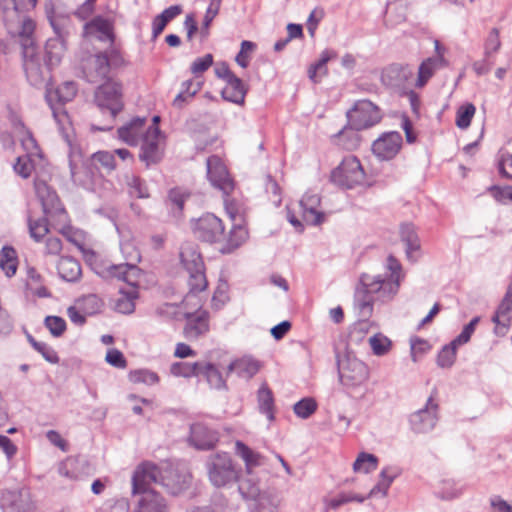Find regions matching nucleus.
<instances>
[{"instance_id":"nucleus-1","label":"nucleus","mask_w":512,"mask_h":512,"mask_svg":"<svg viewBox=\"0 0 512 512\" xmlns=\"http://www.w3.org/2000/svg\"><path fill=\"white\" fill-rule=\"evenodd\" d=\"M402 278V266L393 255L387 257L383 274H362L359 279L360 286L354 295V306L359 317L367 319L372 315L375 300H392L398 293Z\"/></svg>"},{"instance_id":"nucleus-2","label":"nucleus","mask_w":512,"mask_h":512,"mask_svg":"<svg viewBox=\"0 0 512 512\" xmlns=\"http://www.w3.org/2000/svg\"><path fill=\"white\" fill-rule=\"evenodd\" d=\"M95 102L100 110L108 113L109 123L103 126L91 125L94 131H108L113 128V121L123 108L121 85L114 81H106L95 91Z\"/></svg>"},{"instance_id":"nucleus-3","label":"nucleus","mask_w":512,"mask_h":512,"mask_svg":"<svg viewBox=\"0 0 512 512\" xmlns=\"http://www.w3.org/2000/svg\"><path fill=\"white\" fill-rule=\"evenodd\" d=\"M205 466L208 479L216 488L229 487L238 480L239 470L228 453L217 452L209 455Z\"/></svg>"},{"instance_id":"nucleus-4","label":"nucleus","mask_w":512,"mask_h":512,"mask_svg":"<svg viewBox=\"0 0 512 512\" xmlns=\"http://www.w3.org/2000/svg\"><path fill=\"white\" fill-rule=\"evenodd\" d=\"M23 69L28 82L36 87H47L51 79V66L42 57L39 48L26 46L22 52Z\"/></svg>"},{"instance_id":"nucleus-5","label":"nucleus","mask_w":512,"mask_h":512,"mask_svg":"<svg viewBox=\"0 0 512 512\" xmlns=\"http://www.w3.org/2000/svg\"><path fill=\"white\" fill-rule=\"evenodd\" d=\"M121 60L120 55L116 51L90 55L84 61L83 73L87 81L91 83L106 80L108 79L111 66L117 65Z\"/></svg>"},{"instance_id":"nucleus-6","label":"nucleus","mask_w":512,"mask_h":512,"mask_svg":"<svg viewBox=\"0 0 512 512\" xmlns=\"http://www.w3.org/2000/svg\"><path fill=\"white\" fill-rule=\"evenodd\" d=\"M122 253L125 256L126 262L118 265H111L107 267V273L111 277L122 280L129 285L137 283L139 276V269L137 263L140 261L141 256L139 251L131 243L121 244Z\"/></svg>"},{"instance_id":"nucleus-7","label":"nucleus","mask_w":512,"mask_h":512,"mask_svg":"<svg viewBox=\"0 0 512 512\" xmlns=\"http://www.w3.org/2000/svg\"><path fill=\"white\" fill-rule=\"evenodd\" d=\"M364 178L365 173L360 161L354 156L344 158L341 164L331 173V181L346 189L362 184Z\"/></svg>"},{"instance_id":"nucleus-8","label":"nucleus","mask_w":512,"mask_h":512,"mask_svg":"<svg viewBox=\"0 0 512 512\" xmlns=\"http://www.w3.org/2000/svg\"><path fill=\"white\" fill-rule=\"evenodd\" d=\"M192 230L196 238L207 243H222L226 238L222 220L211 213L198 218L193 223Z\"/></svg>"},{"instance_id":"nucleus-9","label":"nucleus","mask_w":512,"mask_h":512,"mask_svg":"<svg viewBox=\"0 0 512 512\" xmlns=\"http://www.w3.org/2000/svg\"><path fill=\"white\" fill-rule=\"evenodd\" d=\"M349 125L354 129L362 130L369 128L381 119L379 108L369 100L357 101L353 108L347 112Z\"/></svg>"},{"instance_id":"nucleus-10","label":"nucleus","mask_w":512,"mask_h":512,"mask_svg":"<svg viewBox=\"0 0 512 512\" xmlns=\"http://www.w3.org/2000/svg\"><path fill=\"white\" fill-rule=\"evenodd\" d=\"M413 70L408 65L392 64L382 72V83L399 94L407 93L413 82Z\"/></svg>"},{"instance_id":"nucleus-11","label":"nucleus","mask_w":512,"mask_h":512,"mask_svg":"<svg viewBox=\"0 0 512 512\" xmlns=\"http://www.w3.org/2000/svg\"><path fill=\"white\" fill-rule=\"evenodd\" d=\"M338 369L340 381L347 388L359 387L369 378L367 365L356 358L348 357L345 361H339Z\"/></svg>"},{"instance_id":"nucleus-12","label":"nucleus","mask_w":512,"mask_h":512,"mask_svg":"<svg viewBox=\"0 0 512 512\" xmlns=\"http://www.w3.org/2000/svg\"><path fill=\"white\" fill-rule=\"evenodd\" d=\"M70 173L76 185L92 192H98L104 183L98 166L93 165L89 160L83 162L80 167L70 162Z\"/></svg>"},{"instance_id":"nucleus-13","label":"nucleus","mask_w":512,"mask_h":512,"mask_svg":"<svg viewBox=\"0 0 512 512\" xmlns=\"http://www.w3.org/2000/svg\"><path fill=\"white\" fill-rule=\"evenodd\" d=\"M50 24L56 34V37L47 40L45 45V57L44 60L51 66L58 65L66 50L65 46V31L64 22L66 21L63 17H50Z\"/></svg>"},{"instance_id":"nucleus-14","label":"nucleus","mask_w":512,"mask_h":512,"mask_svg":"<svg viewBox=\"0 0 512 512\" xmlns=\"http://www.w3.org/2000/svg\"><path fill=\"white\" fill-rule=\"evenodd\" d=\"M77 93L75 82L67 81L62 83L54 92L47 89L46 100L52 110L54 119L58 124L63 123L67 118V114L62 110L61 106L71 101Z\"/></svg>"},{"instance_id":"nucleus-15","label":"nucleus","mask_w":512,"mask_h":512,"mask_svg":"<svg viewBox=\"0 0 512 512\" xmlns=\"http://www.w3.org/2000/svg\"><path fill=\"white\" fill-rule=\"evenodd\" d=\"M34 188L37 198L41 202L44 214L46 216L57 215L61 221H65L67 214L56 192L45 181L40 179H35Z\"/></svg>"},{"instance_id":"nucleus-16","label":"nucleus","mask_w":512,"mask_h":512,"mask_svg":"<svg viewBox=\"0 0 512 512\" xmlns=\"http://www.w3.org/2000/svg\"><path fill=\"white\" fill-rule=\"evenodd\" d=\"M163 157L160 130L156 126H150L143 135L141 153L139 158L147 167L155 165Z\"/></svg>"},{"instance_id":"nucleus-17","label":"nucleus","mask_w":512,"mask_h":512,"mask_svg":"<svg viewBox=\"0 0 512 512\" xmlns=\"http://www.w3.org/2000/svg\"><path fill=\"white\" fill-rule=\"evenodd\" d=\"M161 471L155 464L150 462L142 463L135 470L132 477V494L137 495L144 490H154L152 484H161Z\"/></svg>"},{"instance_id":"nucleus-18","label":"nucleus","mask_w":512,"mask_h":512,"mask_svg":"<svg viewBox=\"0 0 512 512\" xmlns=\"http://www.w3.org/2000/svg\"><path fill=\"white\" fill-rule=\"evenodd\" d=\"M438 404L429 397L424 408L410 415V425L416 433H428L434 429L438 422Z\"/></svg>"},{"instance_id":"nucleus-19","label":"nucleus","mask_w":512,"mask_h":512,"mask_svg":"<svg viewBox=\"0 0 512 512\" xmlns=\"http://www.w3.org/2000/svg\"><path fill=\"white\" fill-rule=\"evenodd\" d=\"M193 304L196 310L194 312H185L186 324L184 334L190 340L198 339L209 331V313L201 309L200 300Z\"/></svg>"},{"instance_id":"nucleus-20","label":"nucleus","mask_w":512,"mask_h":512,"mask_svg":"<svg viewBox=\"0 0 512 512\" xmlns=\"http://www.w3.org/2000/svg\"><path fill=\"white\" fill-rule=\"evenodd\" d=\"M207 176L210 183L226 195L234 189L233 181L229 176L226 166L216 155L210 156L207 159Z\"/></svg>"},{"instance_id":"nucleus-21","label":"nucleus","mask_w":512,"mask_h":512,"mask_svg":"<svg viewBox=\"0 0 512 512\" xmlns=\"http://www.w3.org/2000/svg\"><path fill=\"white\" fill-rule=\"evenodd\" d=\"M402 136L399 132H387L376 139L372 144L374 155L381 160H390L400 151Z\"/></svg>"},{"instance_id":"nucleus-22","label":"nucleus","mask_w":512,"mask_h":512,"mask_svg":"<svg viewBox=\"0 0 512 512\" xmlns=\"http://www.w3.org/2000/svg\"><path fill=\"white\" fill-rule=\"evenodd\" d=\"M114 21L103 16H95L85 22L83 26V35L89 39H97L103 42L113 41Z\"/></svg>"},{"instance_id":"nucleus-23","label":"nucleus","mask_w":512,"mask_h":512,"mask_svg":"<svg viewBox=\"0 0 512 512\" xmlns=\"http://www.w3.org/2000/svg\"><path fill=\"white\" fill-rule=\"evenodd\" d=\"M0 505L4 512H30L32 510L30 493L26 489L3 493Z\"/></svg>"},{"instance_id":"nucleus-24","label":"nucleus","mask_w":512,"mask_h":512,"mask_svg":"<svg viewBox=\"0 0 512 512\" xmlns=\"http://www.w3.org/2000/svg\"><path fill=\"white\" fill-rule=\"evenodd\" d=\"M190 443L199 450H209L215 446L218 436L215 431L210 430L201 423H195L190 427Z\"/></svg>"},{"instance_id":"nucleus-25","label":"nucleus","mask_w":512,"mask_h":512,"mask_svg":"<svg viewBox=\"0 0 512 512\" xmlns=\"http://www.w3.org/2000/svg\"><path fill=\"white\" fill-rule=\"evenodd\" d=\"M190 480L189 473L169 468L164 470V475L161 476V485L170 494L178 495L188 488Z\"/></svg>"},{"instance_id":"nucleus-26","label":"nucleus","mask_w":512,"mask_h":512,"mask_svg":"<svg viewBox=\"0 0 512 512\" xmlns=\"http://www.w3.org/2000/svg\"><path fill=\"white\" fill-rule=\"evenodd\" d=\"M136 512H169L166 500L155 490L138 493Z\"/></svg>"},{"instance_id":"nucleus-27","label":"nucleus","mask_w":512,"mask_h":512,"mask_svg":"<svg viewBox=\"0 0 512 512\" xmlns=\"http://www.w3.org/2000/svg\"><path fill=\"white\" fill-rule=\"evenodd\" d=\"M187 272L189 274L188 285L190 289L183 300L185 308H188L187 306L190 303L197 302V300H199L197 298V294L203 292L208 286V281L205 275V266H203L202 269H195Z\"/></svg>"},{"instance_id":"nucleus-28","label":"nucleus","mask_w":512,"mask_h":512,"mask_svg":"<svg viewBox=\"0 0 512 512\" xmlns=\"http://www.w3.org/2000/svg\"><path fill=\"white\" fill-rule=\"evenodd\" d=\"M511 320L512 298L504 296L492 317V322L495 324V333L497 335H505L508 331Z\"/></svg>"},{"instance_id":"nucleus-29","label":"nucleus","mask_w":512,"mask_h":512,"mask_svg":"<svg viewBox=\"0 0 512 512\" xmlns=\"http://www.w3.org/2000/svg\"><path fill=\"white\" fill-rule=\"evenodd\" d=\"M320 204V198L317 194L306 193L300 200L303 219L311 225H318L322 222L323 215L317 211Z\"/></svg>"},{"instance_id":"nucleus-30","label":"nucleus","mask_w":512,"mask_h":512,"mask_svg":"<svg viewBox=\"0 0 512 512\" xmlns=\"http://www.w3.org/2000/svg\"><path fill=\"white\" fill-rule=\"evenodd\" d=\"M180 259L186 271L202 269L204 266L198 246L192 242H186L181 246Z\"/></svg>"},{"instance_id":"nucleus-31","label":"nucleus","mask_w":512,"mask_h":512,"mask_svg":"<svg viewBox=\"0 0 512 512\" xmlns=\"http://www.w3.org/2000/svg\"><path fill=\"white\" fill-rule=\"evenodd\" d=\"M260 362L252 357H242L229 364L227 373L236 372L237 375L244 379H251L260 370Z\"/></svg>"},{"instance_id":"nucleus-32","label":"nucleus","mask_w":512,"mask_h":512,"mask_svg":"<svg viewBox=\"0 0 512 512\" xmlns=\"http://www.w3.org/2000/svg\"><path fill=\"white\" fill-rule=\"evenodd\" d=\"M15 132L21 142V145L26 152L25 155L33 156L38 159L42 158V153L37 144L36 139L33 137L30 130H28L22 122L15 124Z\"/></svg>"},{"instance_id":"nucleus-33","label":"nucleus","mask_w":512,"mask_h":512,"mask_svg":"<svg viewBox=\"0 0 512 512\" xmlns=\"http://www.w3.org/2000/svg\"><path fill=\"white\" fill-rule=\"evenodd\" d=\"M246 93L247 89L242 80L237 76L226 81V85L221 91L224 100L235 104H243Z\"/></svg>"},{"instance_id":"nucleus-34","label":"nucleus","mask_w":512,"mask_h":512,"mask_svg":"<svg viewBox=\"0 0 512 512\" xmlns=\"http://www.w3.org/2000/svg\"><path fill=\"white\" fill-rule=\"evenodd\" d=\"M235 452L244 461L246 473L253 472L255 467L264 464V457L241 441H236Z\"/></svg>"},{"instance_id":"nucleus-35","label":"nucleus","mask_w":512,"mask_h":512,"mask_svg":"<svg viewBox=\"0 0 512 512\" xmlns=\"http://www.w3.org/2000/svg\"><path fill=\"white\" fill-rule=\"evenodd\" d=\"M145 119L136 118L129 124L118 129L119 138L128 145L135 146L139 143L140 137L143 135V125Z\"/></svg>"},{"instance_id":"nucleus-36","label":"nucleus","mask_w":512,"mask_h":512,"mask_svg":"<svg viewBox=\"0 0 512 512\" xmlns=\"http://www.w3.org/2000/svg\"><path fill=\"white\" fill-rule=\"evenodd\" d=\"M237 482L238 491L244 499L252 500L263 492L260 488L259 480L253 472L246 473V475L242 477L238 475Z\"/></svg>"},{"instance_id":"nucleus-37","label":"nucleus","mask_w":512,"mask_h":512,"mask_svg":"<svg viewBox=\"0 0 512 512\" xmlns=\"http://www.w3.org/2000/svg\"><path fill=\"white\" fill-rule=\"evenodd\" d=\"M60 277L67 282H76L82 274L80 263L73 257H62L57 265Z\"/></svg>"},{"instance_id":"nucleus-38","label":"nucleus","mask_w":512,"mask_h":512,"mask_svg":"<svg viewBox=\"0 0 512 512\" xmlns=\"http://www.w3.org/2000/svg\"><path fill=\"white\" fill-rule=\"evenodd\" d=\"M258 409L260 413L265 414L269 422L275 419L274 397L267 384H262L257 392Z\"/></svg>"},{"instance_id":"nucleus-39","label":"nucleus","mask_w":512,"mask_h":512,"mask_svg":"<svg viewBox=\"0 0 512 512\" xmlns=\"http://www.w3.org/2000/svg\"><path fill=\"white\" fill-rule=\"evenodd\" d=\"M248 238L247 229L241 224H235L231 228L229 234H226V238L222 243H224L223 248L221 249L224 253H229L232 250L241 246Z\"/></svg>"},{"instance_id":"nucleus-40","label":"nucleus","mask_w":512,"mask_h":512,"mask_svg":"<svg viewBox=\"0 0 512 512\" xmlns=\"http://www.w3.org/2000/svg\"><path fill=\"white\" fill-rule=\"evenodd\" d=\"M401 240L406 245V255L408 259L415 260L413 253L419 251L420 241L413 224L405 223L400 229Z\"/></svg>"},{"instance_id":"nucleus-41","label":"nucleus","mask_w":512,"mask_h":512,"mask_svg":"<svg viewBox=\"0 0 512 512\" xmlns=\"http://www.w3.org/2000/svg\"><path fill=\"white\" fill-rule=\"evenodd\" d=\"M200 376L205 377L209 386L217 390L227 389L226 380L223 378L221 372L217 367L211 363H201V374Z\"/></svg>"},{"instance_id":"nucleus-42","label":"nucleus","mask_w":512,"mask_h":512,"mask_svg":"<svg viewBox=\"0 0 512 512\" xmlns=\"http://www.w3.org/2000/svg\"><path fill=\"white\" fill-rule=\"evenodd\" d=\"M135 285H131L132 288L124 292L119 291V297L115 300L114 308L116 311L123 314H130L135 310V300L138 298V291Z\"/></svg>"},{"instance_id":"nucleus-43","label":"nucleus","mask_w":512,"mask_h":512,"mask_svg":"<svg viewBox=\"0 0 512 512\" xmlns=\"http://www.w3.org/2000/svg\"><path fill=\"white\" fill-rule=\"evenodd\" d=\"M252 500L256 502L255 512H277L280 503L277 495L270 490H263L257 498Z\"/></svg>"},{"instance_id":"nucleus-44","label":"nucleus","mask_w":512,"mask_h":512,"mask_svg":"<svg viewBox=\"0 0 512 512\" xmlns=\"http://www.w3.org/2000/svg\"><path fill=\"white\" fill-rule=\"evenodd\" d=\"M358 131L352 126L342 129L334 136L336 144L349 151L355 150L360 144Z\"/></svg>"},{"instance_id":"nucleus-45","label":"nucleus","mask_w":512,"mask_h":512,"mask_svg":"<svg viewBox=\"0 0 512 512\" xmlns=\"http://www.w3.org/2000/svg\"><path fill=\"white\" fill-rule=\"evenodd\" d=\"M398 476V472L392 467H385L380 473L379 482L371 489L367 497L375 496L380 493L385 497L394 479Z\"/></svg>"},{"instance_id":"nucleus-46","label":"nucleus","mask_w":512,"mask_h":512,"mask_svg":"<svg viewBox=\"0 0 512 512\" xmlns=\"http://www.w3.org/2000/svg\"><path fill=\"white\" fill-rule=\"evenodd\" d=\"M0 267L6 276L12 277L17 271L16 251L12 247L5 246L0 251Z\"/></svg>"},{"instance_id":"nucleus-47","label":"nucleus","mask_w":512,"mask_h":512,"mask_svg":"<svg viewBox=\"0 0 512 512\" xmlns=\"http://www.w3.org/2000/svg\"><path fill=\"white\" fill-rule=\"evenodd\" d=\"M202 362H175L171 365V374L177 377L189 378L192 376H200Z\"/></svg>"},{"instance_id":"nucleus-48","label":"nucleus","mask_w":512,"mask_h":512,"mask_svg":"<svg viewBox=\"0 0 512 512\" xmlns=\"http://www.w3.org/2000/svg\"><path fill=\"white\" fill-rule=\"evenodd\" d=\"M36 24L31 18H24L22 20L20 30H19V37H20V44L22 48V52L25 51L26 46H32L33 48H38V46L35 43V40L33 38L34 30H35Z\"/></svg>"},{"instance_id":"nucleus-49","label":"nucleus","mask_w":512,"mask_h":512,"mask_svg":"<svg viewBox=\"0 0 512 512\" xmlns=\"http://www.w3.org/2000/svg\"><path fill=\"white\" fill-rule=\"evenodd\" d=\"M458 346L460 345L453 340L442 347L437 356V364L439 367L449 368L454 364Z\"/></svg>"},{"instance_id":"nucleus-50","label":"nucleus","mask_w":512,"mask_h":512,"mask_svg":"<svg viewBox=\"0 0 512 512\" xmlns=\"http://www.w3.org/2000/svg\"><path fill=\"white\" fill-rule=\"evenodd\" d=\"M222 0H211L210 5L208 6L202 26L200 28L199 34L202 41L206 40L209 35V29L210 25L213 21V19L217 16L219 13L220 5Z\"/></svg>"},{"instance_id":"nucleus-51","label":"nucleus","mask_w":512,"mask_h":512,"mask_svg":"<svg viewBox=\"0 0 512 512\" xmlns=\"http://www.w3.org/2000/svg\"><path fill=\"white\" fill-rule=\"evenodd\" d=\"M126 184L128 186V192L131 196L136 198H148L149 191L145 182L136 175H126Z\"/></svg>"},{"instance_id":"nucleus-52","label":"nucleus","mask_w":512,"mask_h":512,"mask_svg":"<svg viewBox=\"0 0 512 512\" xmlns=\"http://www.w3.org/2000/svg\"><path fill=\"white\" fill-rule=\"evenodd\" d=\"M437 67V60L428 58L421 63L418 69V77L416 80L417 87H423L433 76Z\"/></svg>"},{"instance_id":"nucleus-53","label":"nucleus","mask_w":512,"mask_h":512,"mask_svg":"<svg viewBox=\"0 0 512 512\" xmlns=\"http://www.w3.org/2000/svg\"><path fill=\"white\" fill-rule=\"evenodd\" d=\"M89 161L96 166L99 164L107 172H111L116 168V161L113 152L98 151L91 156Z\"/></svg>"},{"instance_id":"nucleus-54","label":"nucleus","mask_w":512,"mask_h":512,"mask_svg":"<svg viewBox=\"0 0 512 512\" xmlns=\"http://www.w3.org/2000/svg\"><path fill=\"white\" fill-rule=\"evenodd\" d=\"M378 463V459L373 454L369 453H360L353 464V470L355 472L362 471L364 473H369L372 470L376 469Z\"/></svg>"},{"instance_id":"nucleus-55","label":"nucleus","mask_w":512,"mask_h":512,"mask_svg":"<svg viewBox=\"0 0 512 512\" xmlns=\"http://www.w3.org/2000/svg\"><path fill=\"white\" fill-rule=\"evenodd\" d=\"M476 112V108L472 103H466L459 107L456 113V125L460 129H467Z\"/></svg>"},{"instance_id":"nucleus-56","label":"nucleus","mask_w":512,"mask_h":512,"mask_svg":"<svg viewBox=\"0 0 512 512\" xmlns=\"http://www.w3.org/2000/svg\"><path fill=\"white\" fill-rule=\"evenodd\" d=\"M36 157L23 155L19 156L16 159L15 164L13 165L14 171L21 176L22 178H28L31 176L32 171L34 169V161Z\"/></svg>"},{"instance_id":"nucleus-57","label":"nucleus","mask_w":512,"mask_h":512,"mask_svg":"<svg viewBox=\"0 0 512 512\" xmlns=\"http://www.w3.org/2000/svg\"><path fill=\"white\" fill-rule=\"evenodd\" d=\"M317 409V403L313 398H303L294 404V413L302 419L309 418Z\"/></svg>"},{"instance_id":"nucleus-58","label":"nucleus","mask_w":512,"mask_h":512,"mask_svg":"<svg viewBox=\"0 0 512 512\" xmlns=\"http://www.w3.org/2000/svg\"><path fill=\"white\" fill-rule=\"evenodd\" d=\"M129 380L133 383L153 385L159 381L158 375L147 369L134 370L129 373Z\"/></svg>"},{"instance_id":"nucleus-59","label":"nucleus","mask_w":512,"mask_h":512,"mask_svg":"<svg viewBox=\"0 0 512 512\" xmlns=\"http://www.w3.org/2000/svg\"><path fill=\"white\" fill-rule=\"evenodd\" d=\"M28 227L30 236L36 242H39L49 232L46 218H41L37 220L29 218Z\"/></svg>"},{"instance_id":"nucleus-60","label":"nucleus","mask_w":512,"mask_h":512,"mask_svg":"<svg viewBox=\"0 0 512 512\" xmlns=\"http://www.w3.org/2000/svg\"><path fill=\"white\" fill-rule=\"evenodd\" d=\"M369 344L373 353L377 356L387 354L391 347V341L382 334H376L370 337Z\"/></svg>"},{"instance_id":"nucleus-61","label":"nucleus","mask_w":512,"mask_h":512,"mask_svg":"<svg viewBox=\"0 0 512 512\" xmlns=\"http://www.w3.org/2000/svg\"><path fill=\"white\" fill-rule=\"evenodd\" d=\"M501 47V41L499 37V30L497 28L491 29L485 43H484V56L491 58L493 54L499 51Z\"/></svg>"},{"instance_id":"nucleus-62","label":"nucleus","mask_w":512,"mask_h":512,"mask_svg":"<svg viewBox=\"0 0 512 512\" xmlns=\"http://www.w3.org/2000/svg\"><path fill=\"white\" fill-rule=\"evenodd\" d=\"M44 323L54 337H60L66 330L65 320L58 316H47Z\"/></svg>"},{"instance_id":"nucleus-63","label":"nucleus","mask_w":512,"mask_h":512,"mask_svg":"<svg viewBox=\"0 0 512 512\" xmlns=\"http://www.w3.org/2000/svg\"><path fill=\"white\" fill-rule=\"evenodd\" d=\"M188 195L180 189H171L168 195V204L174 212L180 213L183 210L184 203Z\"/></svg>"},{"instance_id":"nucleus-64","label":"nucleus","mask_w":512,"mask_h":512,"mask_svg":"<svg viewBox=\"0 0 512 512\" xmlns=\"http://www.w3.org/2000/svg\"><path fill=\"white\" fill-rule=\"evenodd\" d=\"M97 0H85L81 5H79L73 12V15L81 20L86 21L91 18L95 11Z\"/></svg>"}]
</instances>
